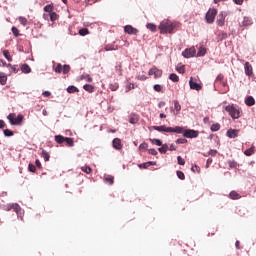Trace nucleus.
<instances>
[{
  "label": "nucleus",
  "instance_id": "44",
  "mask_svg": "<svg viewBox=\"0 0 256 256\" xmlns=\"http://www.w3.org/2000/svg\"><path fill=\"white\" fill-rule=\"evenodd\" d=\"M176 71L183 75L185 73V65L176 66Z\"/></svg>",
  "mask_w": 256,
  "mask_h": 256
},
{
  "label": "nucleus",
  "instance_id": "63",
  "mask_svg": "<svg viewBox=\"0 0 256 256\" xmlns=\"http://www.w3.org/2000/svg\"><path fill=\"white\" fill-rule=\"evenodd\" d=\"M154 90H156L158 93H160L161 85H159V84L154 85Z\"/></svg>",
  "mask_w": 256,
  "mask_h": 256
},
{
  "label": "nucleus",
  "instance_id": "40",
  "mask_svg": "<svg viewBox=\"0 0 256 256\" xmlns=\"http://www.w3.org/2000/svg\"><path fill=\"white\" fill-rule=\"evenodd\" d=\"M228 165L231 169H237V161L235 160H229Z\"/></svg>",
  "mask_w": 256,
  "mask_h": 256
},
{
  "label": "nucleus",
  "instance_id": "29",
  "mask_svg": "<svg viewBox=\"0 0 256 256\" xmlns=\"http://www.w3.org/2000/svg\"><path fill=\"white\" fill-rule=\"evenodd\" d=\"M162 133H173V127H167L165 125L161 126Z\"/></svg>",
  "mask_w": 256,
  "mask_h": 256
},
{
  "label": "nucleus",
  "instance_id": "26",
  "mask_svg": "<svg viewBox=\"0 0 256 256\" xmlns=\"http://www.w3.org/2000/svg\"><path fill=\"white\" fill-rule=\"evenodd\" d=\"M21 71L22 73H26V74L31 73V67L28 66V64H23L21 66Z\"/></svg>",
  "mask_w": 256,
  "mask_h": 256
},
{
  "label": "nucleus",
  "instance_id": "10",
  "mask_svg": "<svg viewBox=\"0 0 256 256\" xmlns=\"http://www.w3.org/2000/svg\"><path fill=\"white\" fill-rule=\"evenodd\" d=\"M226 136L229 139H236V137H239V130L230 128L227 130Z\"/></svg>",
  "mask_w": 256,
  "mask_h": 256
},
{
  "label": "nucleus",
  "instance_id": "25",
  "mask_svg": "<svg viewBox=\"0 0 256 256\" xmlns=\"http://www.w3.org/2000/svg\"><path fill=\"white\" fill-rule=\"evenodd\" d=\"M169 79L170 81H172L173 83H179V76L175 73H171L169 75Z\"/></svg>",
  "mask_w": 256,
  "mask_h": 256
},
{
  "label": "nucleus",
  "instance_id": "52",
  "mask_svg": "<svg viewBox=\"0 0 256 256\" xmlns=\"http://www.w3.org/2000/svg\"><path fill=\"white\" fill-rule=\"evenodd\" d=\"M150 141H151L152 145H157L158 147H161V140L150 138Z\"/></svg>",
  "mask_w": 256,
  "mask_h": 256
},
{
  "label": "nucleus",
  "instance_id": "11",
  "mask_svg": "<svg viewBox=\"0 0 256 256\" xmlns=\"http://www.w3.org/2000/svg\"><path fill=\"white\" fill-rule=\"evenodd\" d=\"M124 33H127L128 35H137L139 30H137V28H133L131 25H126L124 27Z\"/></svg>",
  "mask_w": 256,
  "mask_h": 256
},
{
  "label": "nucleus",
  "instance_id": "33",
  "mask_svg": "<svg viewBox=\"0 0 256 256\" xmlns=\"http://www.w3.org/2000/svg\"><path fill=\"white\" fill-rule=\"evenodd\" d=\"M227 37H228L227 32H223V33L219 34L217 37L218 43L221 41H224V39H227Z\"/></svg>",
  "mask_w": 256,
  "mask_h": 256
},
{
  "label": "nucleus",
  "instance_id": "61",
  "mask_svg": "<svg viewBox=\"0 0 256 256\" xmlns=\"http://www.w3.org/2000/svg\"><path fill=\"white\" fill-rule=\"evenodd\" d=\"M223 79H225V76H223V74H219L217 77H216V79H215V81H220V83L223 81Z\"/></svg>",
  "mask_w": 256,
  "mask_h": 256
},
{
  "label": "nucleus",
  "instance_id": "8",
  "mask_svg": "<svg viewBox=\"0 0 256 256\" xmlns=\"http://www.w3.org/2000/svg\"><path fill=\"white\" fill-rule=\"evenodd\" d=\"M196 53L197 50H195V48H186L182 52V57H184V59H191V57H193Z\"/></svg>",
  "mask_w": 256,
  "mask_h": 256
},
{
  "label": "nucleus",
  "instance_id": "27",
  "mask_svg": "<svg viewBox=\"0 0 256 256\" xmlns=\"http://www.w3.org/2000/svg\"><path fill=\"white\" fill-rule=\"evenodd\" d=\"M65 138H66L65 136L56 135L54 139H55L56 143L61 145V143H65Z\"/></svg>",
  "mask_w": 256,
  "mask_h": 256
},
{
  "label": "nucleus",
  "instance_id": "34",
  "mask_svg": "<svg viewBox=\"0 0 256 256\" xmlns=\"http://www.w3.org/2000/svg\"><path fill=\"white\" fill-rule=\"evenodd\" d=\"M104 181L108 183V185H113L115 178L113 176H107L104 178Z\"/></svg>",
  "mask_w": 256,
  "mask_h": 256
},
{
  "label": "nucleus",
  "instance_id": "24",
  "mask_svg": "<svg viewBox=\"0 0 256 256\" xmlns=\"http://www.w3.org/2000/svg\"><path fill=\"white\" fill-rule=\"evenodd\" d=\"M53 9H55V6L53 4H48L44 7L45 13H49V15L53 13Z\"/></svg>",
  "mask_w": 256,
  "mask_h": 256
},
{
  "label": "nucleus",
  "instance_id": "38",
  "mask_svg": "<svg viewBox=\"0 0 256 256\" xmlns=\"http://www.w3.org/2000/svg\"><path fill=\"white\" fill-rule=\"evenodd\" d=\"M5 137H13V135H15V133L13 132V130H9V129H5L3 131Z\"/></svg>",
  "mask_w": 256,
  "mask_h": 256
},
{
  "label": "nucleus",
  "instance_id": "31",
  "mask_svg": "<svg viewBox=\"0 0 256 256\" xmlns=\"http://www.w3.org/2000/svg\"><path fill=\"white\" fill-rule=\"evenodd\" d=\"M40 155L44 158V161H49V159L51 158V155H49V152H47L46 150H42Z\"/></svg>",
  "mask_w": 256,
  "mask_h": 256
},
{
  "label": "nucleus",
  "instance_id": "62",
  "mask_svg": "<svg viewBox=\"0 0 256 256\" xmlns=\"http://www.w3.org/2000/svg\"><path fill=\"white\" fill-rule=\"evenodd\" d=\"M137 79H138L139 81H147V76H145V75H139V76L137 77Z\"/></svg>",
  "mask_w": 256,
  "mask_h": 256
},
{
  "label": "nucleus",
  "instance_id": "4",
  "mask_svg": "<svg viewBox=\"0 0 256 256\" xmlns=\"http://www.w3.org/2000/svg\"><path fill=\"white\" fill-rule=\"evenodd\" d=\"M8 121H10V125H21L23 122V115L19 114L18 116L15 113H10L7 116Z\"/></svg>",
  "mask_w": 256,
  "mask_h": 256
},
{
  "label": "nucleus",
  "instance_id": "45",
  "mask_svg": "<svg viewBox=\"0 0 256 256\" xmlns=\"http://www.w3.org/2000/svg\"><path fill=\"white\" fill-rule=\"evenodd\" d=\"M81 171H83L84 173H87V175H89L91 173L92 169L89 166H83V167H81Z\"/></svg>",
  "mask_w": 256,
  "mask_h": 256
},
{
  "label": "nucleus",
  "instance_id": "18",
  "mask_svg": "<svg viewBox=\"0 0 256 256\" xmlns=\"http://www.w3.org/2000/svg\"><path fill=\"white\" fill-rule=\"evenodd\" d=\"M138 122H139V116L136 114H132L130 116L129 123H131L132 125H136V123Z\"/></svg>",
  "mask_w": 256,
  "mask_h": 256
},
{
  "label": "nucleus",
  "instance_id": "13",
  "mask_svg": "<svg viewBox=\"0 0 256 256\" xmlns=\"http://www.w3.org/2000/svg\"><path fill=\"white\" fill-rule=\"evenodd\" d=\"M253 25V18L245 16L242 21V27H251Z\"/></svg>",
  "mask_w": 256,
  "mask_h": 256
},
{
  "label": "nucleus",
  "instance_id": "58",
  "mask_svg": "<svg viewBox=\"0 0 256 256\" xmlns=\"http://www.w3.org/2000/svg\"><path fill=\"white\" fill-rule=\"evenodd\" d=\"M28 170H29L31 173H35V171H37V168L35 167V165L29 164V165H28Z\"/></svg>",
  "mask_w": 256,
  "mask_h": 256
},
{
  "label": "nucleus",
  "instance_id": "37",
  "mask_svg": "<svg viewBox=\"0 0 256 256\" xmlns=\"http://www.w3.org/2000/svg\"><path fill=\"white\" fill-rule=\"evenodd\" d=\"M3 55L7 61H13V58L11 57V54L9 53V50H4Z\"/></svg>",
  "mask_w": 256,
  "mask_h": 256
},
{
  "label": "nucleus",
  "instance_id": "60",
  "mask_svg": "<svg viewBox=\"0 0 256 256\" xmlns=\"http://www.w3.org/2000/svg\"><path fill=\"white\" fill-rule=\"evenodd\" d=\"M0 67H11V64H7V62L0 60Z\"/></svg>",
  "mask_w": 256,
  "mask_h": 256
},
{
  "label": "nucleus",
  "instance_id": "53",
  "mask_svg": "<svg viewBox=\"0 0 256 256\" xmlns=\"http://www.w3.org/2000/svg\"><path fill=\"white\" fill-rule=\"evenodd\" d=\"M191 171H193V173H201V168L197 165H194L191 167Z\"/></svg>",
  "mask_w": 256,
  "mask_h": 256
},
{
  "label": "nucleus",
  "instance_id": "5",
  "mask_svg": "<svg viewBox=\"0 0 256 256\" xmlns=\"http://www.w3.org/2000/svg\"><path fill=\"white\" fill-rule=\"evenodd\" d=\"M215 17H217V8L209 9L205 16L206 23L211 25V23L215 22Z\"/></svg>",
  "mask_w": 256,
  "mask_h": 256
},
{
  "label": "nucleus",
  "instance_id": "35",
  "mask_svg": "<svg viewBox=\"0 0 256 256\" xmlns=\"http://www.w3.org/2000/svg\"><path fill=\"white\" fill-rule=\"evenodd\" d=\"M67 92L68 93H79V88H77L75 86H68Z\"/></svg>",
  "mask_w": 256,
  "mask_h": 256
},
{
  "label": "nucleus",
  "instance_id": "39",
  "mask_svg": "<svg viewBox=\"0 0 256 256\" xmlns=\"http://www.w3.org/2000/svg\"><path fill=\"white\" fill-rule=\"evenodd\" d=\"M79 35H81L82 37H85V35H89V29H87V28L80 29Z\"/></svg>",
  "mask_w": 256,
  "mask_h": 256
},
{
  "label": "nucleus",
  "instance_id": "56",
  "mask_svg": "<svg viewBox=\"0 0 256 256\" xmlns=\"http://www.w3.org/2000/svg\"><path fill=\"white\" fill-rule=\"evenodd\" d=\"M147 29H149L150 31H157V26H155L152 23L147 24Z\"/></svg>",
  "mask_w": 256,
  "mask_h": 256
},
{
  "label": "nucleus",
  "instance_id": "12",
  "mask_svg": "<svg viewBox=\"0 0 256 256\" xmlns=\"http://www.w3.org/2000/svg\"><path fill=\"white\" fill-rule=\"evenodd\" d=\"M244 73L247 75V77H251L253 75V66H251V63L245 62Z\"/></svg>",
  "mask_w": 256,
  "mask_h": 256
},
{
  "label": "nucleus",
  "instance_id": "46",
  "mask_svg": "<svg viewBox=\"0 0 256 256\" xmlns=\"http://www.w3.org/2000/svg\"><path fill=\"white\" fill-rule=\"evenodd\" d=\"M18 21H19V23H21V25H24V26L27 25V23H28L27 18H25L23 16H20L18 18Z\"/></svg>",
  "mask_w": 256,
  "mask_h": 256
},
{
  "label": "nucleus",
  "instance_id": "42",
  "mask_svg": "<svg viewBox=\"0 0 256 256\" xmlns=\"http://www.w3.org/2000/svg\"><path fill=\"white\" fill-rule=\"evenodd\" d=\"M109 89H111L112 91H117V89H119V83L114 82V83L110 84Z\"/></svg>",
  "mask_w": 256,
  "mask_h": 256
},
{
  "label": "nucleus",
  "instance_id": "54",
  "mask_svg": "<svg viewBox=\"0 0 256 256\" xmlns=\"http://www.w3.org/2000/svg\"><path fill=\"white\" fill-rule=\"evenodd\" d=\"M12 33H13L14 37H19V35H21V34H19V29H17V27H15V26L12 27Z\"/></svg>",
  "mask_w": 256,
  "mask_h": 256
},
{
  "label": "nucleus",
  "instance_id": "49",
  "mask_svg": "<svg viewBox=\"0 0 256 256\" xmlns=\"http://www.w3.org/2000/svg\"><path fill=\"white\" fill-rule=\"evenodd\" d=\"M55 73H63V65L57 64L55 67Z\"/></svg>",
  "mask_w": 256,
  "mask_h": 256
},
{
  "label": "nucleus",
  "instance_id": "6",
  "mask_svg": "<svg viewBox=\"0 0 256 256\" xmlns=\"http://www.w3.org/2000/svg\"><path fill=\"white\" fill-rule=\"evenodd\" d=\"M183 137L186 139H197V137H199V131L193 129H185L183 132Z\"/></svg>",
  "mask_w": 256,
  "mask_h": 256
},
{
  "label": "nucleus",
  "instance_id": "59",
  "mask_svg": "<svg viewBox=\"0 0 256 256\" xmlns=\"http://www.w3.org/2000/svg\"><path fill=\"white\" fill-rule=\"evenodd\" d=\"M9 67H11V69L14 73H19V66L18 65H11Z\"/></svg>",
  "mask_w": 256,
  "mask_h": 256
},
{
  "label": "nucleus",
  "instance_id": "43",
  "mask_svg": "<svg viewBox=\"0 0 256 256\" xmlns=\"http://www.w3.org/2000/svg\"><path fill=\"white\" fill-rule=\"evenodd\" d=\"M175 143L177 145H185V143H187V139L186 138H178Z\"/></svg>",
  "mask_w": 256,
  "mask_h": 256
},
{
  "label": "nucleus",
  "instance_id": "7",
  "mask_svg": "<svg viewBox=\"0 0 256 256\" xmlns=\"http://www.w3.org/2000/svg\"><path fill=\"white\" fill-rule=\"evenodd\" d=\"M227 12L225 11H221L216 19V24L218 25V27H223V25H225V18L227 17Z\"/></svg>",
  "mask_w": 256,
  "mask_h": 256
},
{
  "label": "nucleus",
  "instance_id": "21",
  "mask_svg": "<svg viewBox=\"0 0 256 256\" xmlns=\"http://www.w3.org/2000/svg\"><path fill=\"white\" fill-rule=\"evenodd\" d=\"M0 84L7 85V75L4 72H0Z\"/></svg>",
  "mask_w": 256,
  "mask_h": 256
},
{
  "label": "nucleus",
  "instance_id": "3",
  "mask_svg": "<svg viewBox=\"0 0 256 256\" xmlns=\"http://www.w3.org/2000/svg\"><path fill=\"white\" fill-rule=\"evenodd\" d=\"M225 111L229 113L233 119H239L241 117V111L235 107V105H228L225 107Z\"/></svg>",
  "mask_w": 256,
  "mask_h": 256
},
{
  "label": "nucleus",
  "instance_id": "19",
  "mask_svg": "<svg viewBox=\"0 0 256 256\" xmlns=\"http://www.w3.org/2000/svg\"><path fill=\"white\" fill-rule=\"evenodd\" d=\"M207 54V48L205 47H200L197 51V57H205Z\"/></svg>",
  "mask_w": 256,
  "mask_h": 256
},
{
  "label": "nucleus",
  "instance_id": "51",
  "mask_svg": "<svg viewBox=\"0 0 256 256\" xmlns=\"http://www.w3.org/2000/svg\"><path fill=\"white\" fill-rule=\"evenodd\" d=\"M167 149H169V145L162 144L161 145V154L163 155V154L167 153Z\"/></svg>",
  "mask_w": 256,
  "mask_h": 256
},
{
  "label": "nucleus",
  "instance_id": "9",
  "mask_svg": "<svg viewBox=\"0 0 256 256\" xmlns=\"http://www.w3.org/2000/svg\"><path fill=\"white\" fill-rule=\"evenodd\" d=\"M189 85H190V89H192L193 91H201V89H203V86L201 84L197 83L193 79V77L190 78Z\"/></svg>",
  "mask_w": 256,
  "mask_h": 256
},
{
  "label": "nucleus",
  "instance_id": "28",
  "mask_svg": "<svg viewBox=\"0 0 256 256\" xmlns=\"http://www.w3.org/2000/svg\"><path fill=\"white\" fill-rule=\"evenodd\" d=\"M64 142H66V145L68 147H73L75 145V141L73 140V138L66 137L64 139Z\"/></svg>",
  "mask_w": 256,
  "mask_h": 256
},
{
  "label": "nucleus",
  "instance_id": "64",
  "mask_svg": "<svg viewBox=\"0 0 256 256\" xmlns=\"http://www.w3.org/2000/svg\"><path fill=\"white\" fill-rule=\"evenodd\" d=\"M148 153H150V155H157V150L155 149H149Z\"/></svg>",
  "mask_w": 256,
  "mask_h": 256
},
{
  "label": "nucleus",
  "instance_id": "50",
  "mask_svg": "<svg viewBox=\"0 0 256 256\" xmlns=\"http://www.w3.org/2000/svg\"><path fill=\"white\" fill-rule=\"evenodd\" d=\"M174 109L177 112L181 111V104H179V101L177 100L174 101Z\"/></svg>",
  "mask_w": 256,
  "mask_h": 256
},
{
  "label": "nucleus",
  "instance_id": "1",
  "mask_svg": "<svg viewBox=\"0 0 256 256\" xmlns=\"http://www.w3.org/2000/svg\"><path fill=\"white\" fill-rule=\"evenodd\" d=\"M177 27H179V22H173L169 19H164L161 21V34L173 35Z\"/></svg>",
  "mask_w": 256,
  "mask_h": 256
},
{
  "label": "nucleus",
  "instance_id": "32",
  "mask_svg": "<svg viewBox=\"0 0 256 256\" xmlns=\"http://www.w3.org/2000/svg\"><path fill=\"white\" fill-rule=\"evenodd\" d=\"M219 129H221V124L219 123L212 124L210 127V131L212 132H217Z\"/></svg>",
  "mask_w": 256,
  "mask_h": 256
},
{
  "label": "nucleus",
  "instance_id": "2",
  "mask_svg": "<svg viewBox=\"0 0 256 256\" xmlns=\"http://www.w3.org/2000/svg\"><path fill=\"white\" fill-rule=\"evenodd\" d=\"M13 209L14 213L17 214V217L23 221V209H21V206L19 204L14 203V204H8L5 208V211H11Z\"/></svg>",
  "mask_w": 256,
  "mask_h": 256
},
{
  "label": "nucleus",
  "instance_id": "17",
  "mask_svg": "<svg viewBox=\"0 0 256 256\" xmlns=\"http://www.w3.org/2000/svg\"><path fill=\"white\" fill-rule=\"evenodd\" d=\"M254 154H255V147L253 145L244 151V155H246V157H251V155H254Z\"/></svg>",
  "mask_w": 256,
  "mask_h": 256
},
{
  "label": "nucleus",
  "instance_id": "30",
  "mask_svg": "<svg viewBox=\"0 0 256 256\" xmlns=\"http://www.w3.org/2000/svg\"><path fill=\"white\" fill-rule=\"evenodd\" d=\"M151 165H155V162L150 161V162H146V163H142L139 165L140 169H147L148 167H151Z\"/></svg>",
  "mask_w": 256,
  "mask_h": 256
},
{
  "label": "nucleus",
  "instance_id": "48",
  "mask_svg": "<svg viewBox=\"0 0 256 256\" xmlns=\"http://www.w3.org/2000/svg\"><path fill=\"white\" fill-rule=\"evenodd\" d=\"M139 149H140V151H147V149H149V144L142 143V144H140Z\"/></svg>",
  "mask_w": 256,
  "mask_h": 256
},
{
  "label": "nucleus",
  "instance_id": "55",
  "mask_svg": "<svg viewBox=\"0 0 256 256\" xmlns=\"http://www.w3.org/2000/svg\"><path fill=\"white\" fill-rule=\"evenodd\" d=\"M217 150H215V149H210L209 151H208V155H210V157H217Z\"/></svg>",
  "mask_w": 256,
  "mask_h": 256
},
{
  "label": "nucleus",
  "instance_id": "41",
  "mask_svg": "<svg viewBox=\"0 0 256 256\" xmlns=\"http://www.w3.org/2000/svg\"><path fill=\"white\" fill-rule=\"evenodd\" d=\"M49 16H50V21L52 22H55L57 21V19H59V16L55 12L50 13Z\"/></svg>",
  "mask_w": 256,
  "mask_h": 256
},
{
  "label": "nucleus",
  "instance_id": "22",
  "mask_svg": "<svg viewBox=\"0 0 256 256\" xmlns=\"http://www.w3.org/2000/svg\"><path fill=\"white\" fill-rule=\"evenodd\" d=\"M229 197L230 199H241V195H239V193H237V191L235 190H232L230 193H229Z\"/></svg>",
  "mask_w": 256,
  "mask_h": 256
},
{
  "label": "nucleus",
  "instance_id": "23",
  "mask_svg": "<svg viewBox=\"0 0 256 256\" xmlns=\"http://www.w3.org/2000/svg\"><path fill=\"white\" fill-rule=\"evenodd\" d=\"M173 133L182 134L185 133V128L183 126H176L173 128Z\"/></svg>",
  "mask_w": 256,
  "mask_h": 256
},
{
  "label": "nucleus",
  "instance_id": "47",
  "mask_svg": "<svg viewBox=\"0 0 256 256\" xmlns=\"http://www.w3.org/2000/svg\"><path fill=\"white\" fill-rule=\"evenodd\" d=\"M69 71H71V66L64 65L62 68V72L64 73V75H67V73H69Z\"/></svg>",
  "mask_w": 256,
  "mask_h": 256
},
{
  "label": "nucleus",
  "instance_id": "15",
  "mask_svg": "<svg viewBox=\"0 0 256 256\" xmlns=\"http://www.w3.org/2000/svg\"><path fill=\"white\" fill-rule=\"evenodd\" d=\"M245 105H247V107H253V105H255V98L253 96H248L245 99Z\"/></svg>",
  "mask_w": 256,
  "mask_h": 256
},
{
  "label": "nucleus",
  "instance_id": "20",
  "mask_svg": "<svg viewBox=\"0 0 256 256\" xmlns=\"http://www.w3.org/2000/svg\"><path fill=\"white\" fill-rule=\"evenodd\" d=\"M84 91H87L88 93H94L95 92V87L91 84H85L83 86Z\"/></svg>",
  "mask_w": 256,
  "mask_h": 256
},
{
  "label": "nucleus",
  "instance_id": "36",
  "mask_svg": "<svg viewBox=\"0 0 256 256\" xmlns=\"http://www.w3.org/2000/svg\"><path fill=\"white\" fill-rule=\"evenodd\" d=\"M176 175L178 179H180L181 181H185V173H183V171L181 170L176 171Z\"/></svg>",
  "mask_w": 256,
  "mask_h": 256
},
{
  "label": "nucleus",
  "instance_id": "16",
  "mask_svg": "<svg viewBox=\"0 0 256 256\" xmlns=\"http://www.w3.org/2000/svg\"><path fill=\"white\" fill-rule=\"evenodd\" d=\"M114 149H122L123 145H121V139L115 138L112 142Z\"/></svg>",
  "mask_w": 256,
  "mask_h": 256
},
{
  "label": "nucleus",
  "instance_id": "57",
  "mask_svg": "<svg viewBox=\"0 0 256 256\" xmlns=\"http://www.w3.org/2000/svg\"><path fill=\"white\" fill-rule=\"evenodd\" d=\"M177 163L178 165H185V159L181 156H177Z\"/></svg>",
  "mask_w": 256,
  "mask_h": 256
},
{
  "label": "nucleus",
  "instance_id": "14",
  "mask_svg": "<svg viewBox=\"0 0 256 256\" xmlns=\"http://www.w3.org/2000/svg\"><path fill=\"white\" fill-rule=\"evenodd\" d=\"M148 75H154V79H159L161 77V71H159L157 68H151Z\"/></svg>",
  "mask_w": 256,
  "mask_h": 256
}]
</instances>
